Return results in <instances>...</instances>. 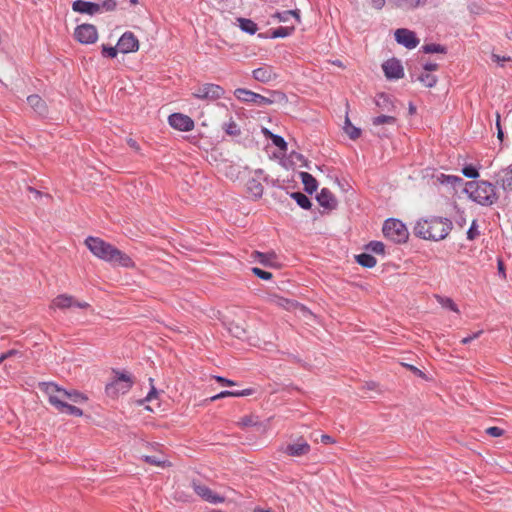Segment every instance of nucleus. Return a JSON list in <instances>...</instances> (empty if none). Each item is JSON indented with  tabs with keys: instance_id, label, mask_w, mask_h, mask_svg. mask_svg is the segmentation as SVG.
<instances>
[{
	"instance_id": "1",
	"label": "nucleus",
	"mask_w": 512,
	"mask_h": 512,
	"mask_svg": "<svg viewBox=\"0 0 512 512\" xmlns=\"http://www.w3.org/2000/svg\"><path fill=\"white\" fill-rule=\"evenodd\" d=\"M85 244L94 256L112 265L124 268H132L135 265L129 255L101 238L90 236L85 240Z\"/></svg>"
},
{
	"instance_id": "2",
	"label": "nucleus",
	"mask_w": 512,
	"mask_h": 512,
	"mask_svg": "<svg viewBox=\"0 0 512 512\" xmlns=\"http://www.w3.org/2000/svg\"><path fill=\"white\" fill-rule=\"evenodd\" d=\"M452 227L450 219L431 216L417 221L414 226V234L425 240L440 241L449 235Z\"/></svg>"
},
{
	"instance_id": "3",
	"label": "nucleus",
	"mask_w": 512,
	"mask_h": 512,
	"mask_svg": "<svg viewBox=\"0 0 512 512\" xmlns=\"http://www.w3.org/2000/svg\"><path fill=\"white\" fill-rule=\"evenodd\" d=\"M464 190L474 202L482 206H491L498 200L495 186L488 181L467 182Z\"/></svg>"
},
{
	"instance_id": "4",
	"label": "nucleus",
	"mask_w": 512,
	"mask_h": 512,
	"mask_svg": "<svg viewBox=\"0 0 512 512\" xmlns=\"http://www.w3.org/2000/svg\"><path fill=\"white\" fill-rule=\"evenodd\" d=\"M39 389L48 396L49 403L54 406L60 413L80 417L83 415V411L66 401L62 400L56 395L58 391L56 384L53 382H41L38 385Z\"/></svg>"
},
{
	"instance_id": "5",
	"label": "nucleus",
	"mask_w": 512,
	"mask_h": 512,
	"mask_svg": "<svg viewBox=\"0 0 512 512\" xmlns=\"http://www.w3.org/2000/svg\"><path fill=\"white\" fill-rule=\"evenodd\" d=\"M235 97L245 103H253L257 106H267L275 102L286 101V95L279 91H273L271 97H265L245 88H237L234 91Z\"/></svg>"
},
{
	"instance_id": "6",
	"label": "nucleus",
	"mask_w": 512,
	"mask_h": 512,
	"mask_svg": "<svg viewBox=\"0 0 512 512\" xmlns=\"http://www.w3.org/2000/svg\"><path fill=\"white\" fill-rule=\"evenodd\" d=\"M382 231L387 239L397 244L405 243L409 237L405 224L394 218L387 219L384 222Z\"/></svg>"
},
{
	"instance_id": "7",
	"label": "nucleus",
	"mask_w": 512,
	"mask_h": 512,
	"mask_svg": "<svg viewBox=\"0 0 512 512\" xmlns=\"http://www.w3.org/2000/svg\"><path fill=\"white\" fill-rule=\"evenodd\" d=\"M133 381L130 375L126 373H117V378L106 385L105 391L107 395L116 397L118 394H124L130 390Z\"/></svg>"
},
{
	"instance_id": "8",
	"label": "nucleus",
	"mask_w": 512,
	"mask_h": 512,
	"mask_svg": "<svg viewBox=\"0 0 512 512\" xmlns=\"http://www.w3.org/2000/svg\"><path fill=\"white\" fill-rule=\"evenodd\" d=\"M224 93L225 90L220 85L206 83L198 87L193 93V96L201 100L214 101L222 98L224 96Z\"/></svg>"
},
{
	"instance_id": "9",
	"label": "nucleus",
	"mask_w": 512,
	"mask_h": 512,
	"mask_svg": "<svg viewBox=\"0 0 512 512\" xmlns=\"http://www.w3.org/2000/svg\"><path fill=\"white\" fill-rule=\"evenodd\" d=\"M75 38L82 44H93L98 39V32L92 24H81L75 28Z\"/></svg>"
},
{
	"instance_id": "10",
	"label": "nucleus",
	"mask_w": 512,
	"mask_h": 512,
	"mask_svg": "<svg viewBox=\"0 0 512 512\" xmlns=\"http://www.w3.org/2000/svg\"><path fill=\"white\" fill-rule=\"evenodd\" d=\"M192 488L198 496L209 503L218 504L225 501L224 497L214 493L209 487L198 481H192Z\"/></svg>"
},
{
	"instance_id": "11",
	"label": "nucleus",
	"mask_w": 512,
	"mask_h": 512,
	"mask_svg": "<svg viewBox=\"0 0 512 512\" xmlns=\"http://www.w3.org/2000/svg\"><path fill=\"white\" fill-rule=\"evenodd\" d=\"M382 68L387 79L398 80L404 76L403 66L400 60L396 58H391L385 61L382 64Z\"/></svg>"
},
{
	"instance_id": "12",
	"label": "nucleus",
	"mask_w": 512,
	"mask_h": 512,
	"mask_svg": "<svg viewBox=\"0 0 512 512\" xmlns=\"http://www.w3.org/2000/svg\"><path fill=\"white\" fill-rule=\"evenodd\" d=\"M90 305L87 302H80L76 300L73 296L67 294L58 295L51 304V308H59V309H67L71 307H78L81 309H86Z\"/></svg>"
},
{
	"instance_id": "13",
	"label": "nucleus",
	"mask_w": 512,
	"mask_h": 512,
	"mask_svg": "<svg viewBox=\"0 0 512 512\" xmlns=\"http://www.w3.org/2000/svg\"><path fill=\"white\" fill-rule=\"evenodd\" d=\"M168 123L174 129L188 132L194 128V121L182 113H173L168 117Z\"/></svg>"
},
{
	"instance_id": "14",
	"label": "nucleus",
	"mask_w": 512,
	"mask_h": 512,
	"mask_svg": "<svg viewBox=\"0 0 512 512\" xmlns=\"http://www.w3.org/2000/svg\"><path fill=\"white\" fill-rule=\"evenodd\" d=\"M117 48L123 54L136 52L139 49V41L132 32L127 31L118 40Z\"/></svg>"
},
{
	"instance_id": "15",
	"label": "nucleus",
	"mask_w": 512,
	"mask_h": 512,
	"mask_svg": "<svg viewBox=\"0 0 512 512\" xmlns=\"http://www.w3.org/2000/svg\"><path fill=\"white\" fill-rule=\"evenodd\" d=\"M395 40L397 43L405 46L408 49H413L419 44V39L416 34L408 29L399 28L395 31Z\"/></svg>"
},
{
	"instance_id": "16",
	"label": "nucleus",
	"mask_w": 512,
	"mask_h": 512,
	"mask_svg": "<svg viewBox=\"0 0 512 512\" xmlns=\"http://www.w3.org/2000/svg\"><path fill=\"white\" fill-rule=\"evenodd\" d=\"M320 206L328 210L336 209L338 201L328 188H322L316 197Z\"/></svg>"
},
{
	"instance_id": "17",
	"label": "nucleus",
	"mask_w": 512,
	"mask_h": 512,
	"mask_svg": "<svg viewBox=\"0 0 512 512\" xmlns=\"http://www.w3.org/2000/svg\"><path fill=\"white\" fill-rule=\"evenodd\" d=\"M310 451V445L302 438L298 439L293 444H288L285 448V453L289 456L300 457L308 454Z\"/></svg>"
},
{
	"instance_id": "18",
	"label": "nucleus",
	"mask_w": 512,
	"mask_h": 512,
	"mask_svg": "<svg viewBox=\"0 0 512 512\" xmlns=\"http://www.w3.org/2000/svg\"><path fill=\"white\" fill-rule=\"evenodd\" d=\"M72 9L74 12L91 16L99 13V6L96 2L90 1L76 0L72 3Z\"/></svg>"
},
{
	"instance_id": "19",
	"label": "nucleus",
	"mask_w": 512,
	"mask_h": 512,
	"mask_svg": "<svg viewBox=\"0 0 512 512\" xmlns=\"http://www.w3.org/2000/svg\"><path fill=\"white\" fill-rule=\"evenodd\" d=\"M252 76L256 81L262 83L270 82L276 79L277 77L271 66H262L257 69H254L252 72Z\"/></svg>"
},
{
	"instance_id": "20",
	"label": "nucleus",
	"mask_w": 512,
	"mask_h": 512,
	"mask_svg": "<svg viewBox=\"0 0 512 512\" xmlns=\"http://www.w3.org/2000/svg\"><path fill=\"white\" fill-rule=\"evenodd\" d=\"M56 389L58 390L56 395L64 401L69 400L74 403H81L87 400V397L84 394L76 390L67 391L58 385H56Z\"/></svg>"
},
{
	"instance_id": "21",
	"label": "nucleus",
	"mask_w": 512,
	"mask_h": 512,
	"mask_svg": "<svg viewBox=\"0 0 512 512\" xmlns=\"http://www.w3.org/2000/svg\"><path fill=\"white\" fill-rule=\"evenodd\" d=\"M375 105L384 112H393L395 105L388 94L379 93L375 97Z\"/></svg>"
},
{
	"instance_id": "22",
	"label": "nucleus",
	"mask_w": 512,
	"mask_h": 512,
	"mask_svg": "<svg viewBox=\"0 0 512 512\" xmlns=\"http://www.w3.org/2000/svg\"><path fill=\"white\" fill-rule=\"evenodd\" d=\"M389 3L395 8L411 10L419 6H424L427 0H389Z\"/></svg>"
},
{
	"instance_id": "23",
	"label": "nucleus",
	"mask_w": 512,
	"mask_h": 512,
	"mask_svg": "<svg viewBox=\"0 0 512 512\" xmlns=\"http://www.w3.org/2000/svg\"><path fill=\"white\" fill-rule=\"evenodd\" d=\"M27 102L30 107L39 115H45L47 112V106L45 101L37 94H33L27 97Z\"/></svg>"
},
{
	"instance_id": "24",
	"label": "nucleus",
	"mask_w": 512,
	"mask_h": 512,
	"mask_svg": "<svg viewBox=\"0 0 512 512\" xmlns=\"http://www.w3.org/2000/svg\"><path fill=\"white\" fill-rule=\"evenodd\" d=\"M497 183L501 185L504 190H512V168L508 167L498 173Z\"/></svg>"
},
{
	"instance_id": "25",
	"label": "nucleus",
	"mask_w": 512,
	"mask_h": 512,
	"mask_svg": "<svg viewBox=\"0 0 512 512\" xmlns=\"http://www.w3.org/2000/svg\"><path fill=\"white\" fill-rule=\"evenodd\" d=\"M300 178L304 185V190L308 194H313L318 187V183L316 179L308 172H300Z\"/></svg>"
},
{
	"instance_id": "26",
	"label": "nucleus",
	"mask_w": 512,
	"mask_h": 512,
	"mask_svg": "<svg viewBox=\"0 0 512 512\" xmlns=\"http://www.w3.org/2000/svg\"><path fill=\"white\" fill-rule=\"evenodd\" d=\"M247 191L254 197L260 198L263 195L264 187L263 185L256 179H249L246 183Z\"/></svg>"
},
{
	"instance_id": "27",
	"label": "nucleus",
	"mask_w": 512,
	"mask_h": 512,
	"mask_svg": "<svg viewBox=\"0 0 512 512\" xmlns=\"http://www.w3.org/2000/svg\"><path fill=\"white\" fill-rule=\"evenodd\" d=\"M355 260L359 265L365 268H373L377 263L376 258L368 253L356 255Z\"/></svg>"
},
{
	"instance_id": "28",
	"label": "nucleus",
	"mask_w": 512,
	"mask_h": 512,
	"mask_svg": "<svg viewBox=\"0 0 512 512\" xmlns=\"http://www.w3.org/2000/svg\"><path fill=\"white\" fill-rule=\"evenodd\" d=\"M273 17L277 18L280 22H288L292 17H294L297 22H300L299 10H285L282 12H276Z\"/></svg>"
},
{
	"instance_id": "29",
	"label": "nucleus",
	"mask_w": 512,
	"mask_h": 512,
	"mask_svg": "<svg viewBox=\"0 0 512 512\" xmlns=\"http://www.w3.org/2000/svg\"><path fill=\"white\" fill-rule=\"evenodd\" d=\"M237 21L239 23L240 29L243 32H246L248 34L253 35L258 30L257 24L254 21L250 20V19L238 18Z\"/></svg>"
},
{
	"instance_id": "30",
	"label": "nucleus",
	"mask_w": 512,
	"mask_h": 512,
	"mask_svg": "<svg viewBox=\"0 0 512 512\" xmlns=\"http://www.w3.org/2000/svg\"><path fill=\"white\" fill-rule=\"evenodd\" d=\"M291 198L296 201V203L303 209H310L312 206V203L310 199L301 192H293L291 193Z\"/></svg>"
},
{
	"instance_id": "31",
	"label": "nucleus",
	"mask_w": 512,
	"mask_h": 512,
	"mask_svg": "<svg viewBox=\"0 0 512 512\" xmlns=\"http://www.w3.org/2000/svg\"><path fill=\"white\" fill-rule=\"evenodd\" d=\"M295 30L294 25L292 26H280L278 28H275L271 32V38H284L292 34V32Z\"/></svg>"
},
{
	"instance_id": "32",
	"label": "nucleus",
	"mask_w": 512,
	"mask_h": 512,
	"mask_svg": "<svg viewBox=\"0 0 512 512\" xmlns=\"http://www.w3.org/2000/svg\"><path fill=\"white\" fill-rule=\"evenodd\" d=\"M344 131L349 136V138L352 140L358 139L361 135V130L359 128L353 126L348 117H346V120H345Z\"/></svg>"
},
{
	"instance_id": "33",
	"label": "nucleus",
	"mask_w": 512,
	"mask_h": 512,
	"mask_svg": "<svg viewBox=\"0 0 512 512\" xmlns=\"http://www.w3.org/2000/svg\"><path fill=\"white\" fill-rule=\"evenodd\" d=\"M419 80L425 87L431 88L435 86L437 82L436 76L430 74L429 72H423L418 77Z\"/></svg>"
},
{
	"instance_id": "34",
	"label": "nucleus",
	"mask_w": 512,
	"mask_h": 512,
	"mask_svg": "<svg viewBox=\"0 0 512 512\" xmlns=\"http://www.w3.org/2000/svg\"><path fill=\"white\" fill-rule=\"evenodd\" d=\"M396 123V117L391 115H379L372 119L374 126H380L383 124L394 125Z\"/></svg>"
},
{
	"instance_id": "35",
	"label": "nucleus",
	"mask_w": 512,
	"mask_h": 512,
	"mask_svg": "<svg viewBox=\"0 0 512 512\" xmlns=\"http://www.w3.org/2000/svg\"><path fill=\"white\" fill-rule=\"evenodd\" d=\"M96 4L99 6V13L111 12V11H114L117 7L116 0H102V1L96 2Z\"/></svg>"
},
{
	"instance_id": "36",
	"label": "nucleus",
	"mask_w": 512,
	"mask_h": 512,
	"mask_svg": "<svg viewBox=\"0 0 512 512\" xmlns=\"http://www.w3.org/2000/svg\"><path fill=\"white\" fill-rule=\"evenodd\" d=\"M438 180L442 184L451 185L453 187H456L457 184H460L463 182V179L461 177L453 176V175H445V174H441V176L438 178Z\"/></svg>"
},
{
	"instance_id": "37",
	"label": "nucleus",
	"mask_w": 512,
	"mask_h": 512,
	"mask_svg": "<svg viewBox=\"0 0 512 512\" xmlns=\"http://www.w3.org/2000/svg\"><path fill=\"white\" fill-rule=\"evenodd\" d=\"M422 51L424 53H442V54H444L447 52V48L440 44L430 43V44L423 45Z\"/></svg>"
},
{
	"instance_id": "38",
	"label": "nucleus",
	"mask_w": 512,
	"mask_h": 512,
	"mask_svg": "<svg viewBox=\"0 0 512 512\" xmlns=\"http://www.w3.org/2000/svg\"><path fill=\"white\" fill-rule=\"evenodd\" d=\"M268 133L273 145L278 147L281 151L285 152L287 150V142L284 140V138L280 135L273 134L272 132Z\"/></svg>"
},
{
	"instance_id": "39",
	"label": "nucleus",
	"mask_w": 512,
	"mask_h": 512,
	"mask_svg": "<svg viewBox=\"0 0 512 512\" xmlns=\"http://www.w3.org/2000/svg\"><path fill=\"white\" fill-rule=\"evenodd\" d=\"M366 249L375 253L384 255L385 254V245L380 241H371L366 245Z\"/></svg>"
},
{
	"instance_id": "40",
	"label": "nucleus",
	"mask_w": 512,
	"mask_h": 512,
	"mask_svg": "<svg viewBox=\"0 0 512 512\" xmlns=\"http://www.w3.org/2000/svg\"><path fill=\"white\" fill-rule=\"evenodd\" d=\"M223 128H224L226 134H228L230 136H239L241 133L240 128L238 127L236 122L233 121L232 119H230V121L228 123H225Z\"/></svg>"
},
{
	"instance_id": "41",
	"label": "nucleus",
	"mask_w": 512,
	"mask_h": 512,
	"mask_svg": "<svg viewBox=\"0 0 512 512\" xmlns=\"http://www.w3.org/2000/svg\"><path fill=\"white\" fill-rule=\"evenodd\" d=\"M437 300L442 307L448 308L456 313H459L458 306L454 303V301L451 298L437 296Z\"/></svg>"
},
{
	"instance_id": "42",
	"label": "nucleus",
	"mask_w": 512,
	"mask_h": 512,
	"mask_svg": "<svg viewBox=\"0 0 512 512\" xmlns=\"http://www.w3.org/2000/svg\"><path fill=\"white\" fill-rule=\"evenodd\" d=\"M256 259L263 265H270L271 260L276 257L275 253H262L255 251Z\"/></svg>"
},
{
	"instance_id": "43",
	"label": "nucleus",
	"mask_w": 512,
	"mask_h": 512,
	"mask_svg": "<svg viewBox=\"0 0 512 512\" xmlns=\"http://www.w3.org/2000/svg\"><path fill=\"white\" fill-rule=\"evenodd\" d=\"M118 52H119V49L117 48V46L113 47V46H108L105 44L102 45V55L104 57L115 58L117 56Z\"/></svg>"
},
{
	"instance_id": "44",
	"label": "nucleus",
	"mask_w": 512,
	"mask_h": 512,
	"mask_svg": "<svg viewBox=\"0 0 512 512\" xmlns=\"http://www.w3.org/2000/svg\"><path fill=\"white\" fill-rule=\"evenodd\" d=\"M462 173L465 177L470 179H476L479 176L478 170L472 165L465 166Z\"/></svg>"
},
{
	"instance_id": "45",
	"label": "nucleus",
	"mask_w": 512,
	"mask_h": 512,
	"mask_svg": "<svg viewBox=\"0 0 512 512\" xmlns=\"http://www.w3.org/2000/svg\"><path fill=\"white\" fill-rule=\"evenodd\" d=\"M252 272L254 275H256L257 277H259L260 279H263V280H270L272 278V273L262 270L258 267H253Z\"/></svg>"
},
{
	"instance_id": "46",
	"label": "nucleus",
	"mask_w": 512,
	"mask_h": 512,
	"mask_svg": "<svg viewBox=\"0 0 512 512\" xmlns=\"http://www.w3.org/2000/svg\"><path fill=\"white\" fill-rule=\"evenodd\" d=\"M143 460L146 463H149V464L155 465V466H164L165 462H166L165 460H161L157 456H143Z\"/></svg>"
},
{
	"instance_id": "47",
	"label": "nucleus",
	"mask_w": 512,
	"mask_h": 512,
	"mask_svg": "<svg viewBox=\"0 0 512 512\" xmlns=\"http://www.w3.org/2000/svg\"><path fill=\"white\" fill-rule=\"evenodd\" d=\"M479 235V231L477 230V221L473 220L470 228L467 231V239L474 240Z\"/></svg>"
},
{
	"instance_id": "48",
	"label": "nucleus",
	"mask_w": 512,
	"mask_h": 512,
	"mask_svg": "<svg viewBox=\"0 0 512 512\" xmlns=\"http://www.w3.org/2000/svg\"><path fill=\"white\" fill-rule=\"evenodd\" d=\"M229 331L232 333L233 336L237 338H242L245 335V329L239 325L231 324Z\"/></svg>"
},
{
	"instance_id": "49",
	"label": "nucleus",
	"mask_w": 512,
	"mask_h": 512,
	"mask_svg": "<svg viewBox=\"0 0 512 512\" xmlns=\"http://www.w3.org/2000/svg\"><path fill=\"white\" fill-rule=\"evenodd\" d=\"M241 427H250L257 424L253 416H245L238 423Z\"/></svg>"
},
{
	"instance_id": "50",
	"label": "nucleus",
	"mask_w": 512,
	"mask_h": 512,
	"mask_svg": "<svg viewBox=\"0 0 512 512\" xmlns=\"http://www.w3.org/2000/svg\"><path fill=\"white\" fill-rule=\"evenodd\" d=\"M486 433L492 437H500L504 434V430L499 427L492 426L486 429Z\"/></svg>"
},
{
	"instance_id": "51",
	"label": "nucleus",
	"mask_w": 512,
	"mask_h": 512,
	"mask_svg": "<svg viewBox=\"0 0 512 512\" xmlns=\"http://www.w3.org/2000/svg\"><path fill=\"white\" fill-rule=\"evenodd\" d=\"M149 382L151 384V389H150L149 393L147 394L145 401H152L154 398H157V395H158V391L153 385V379L149 378Z\"/></svg>"
},
{
	"instance_id": "52",
	"label": "nucleus",
	"mask_w": 512,
	"mask_h": 512,
	"mask_svg": "<svg viewBox=\"0 0 512 512\" xmlns=\"http://www.w3.org/2000/svg\"><path fill=\"white\" fill-rule=\"evenodd\" d=\"M496 128H497V138L500 141H503L504 139V133L501 127V121H500V114L496 113Z\"/></svg>"
},
{
	"instance_id": "53",
	"label": "nucleus",
	"mask_w": 512,
	"mask_h": 512,
	"mask_svg": "<svg viewBox=\"0 0 512 512\" xmlns=\"http://www.w3.org/2000/svg\"><path fill=\"white\" fill-rule=\"evenodd\" d=\"M276 303L279 306L284 307L286 309H289L290 307H292L294 305L293 301L286 299V298H282V297L277 298Z\"/></svg>"
},
{
	"instance_id": "54",
	"label": "nucleus",
	"mask_w": 512,
	"mask_h": 512,
	"mask_svg": "<svg viewBox=\"0 0 512 512\" xmlns=\"http://www.w3.org/2000/svg\"><path fill=\"white\" fill-rule=\"evenodd\" d=\"M253 394V389H244L241 391H231V397H242V396H249Z\"/></svg>"
},
{
	"instance_id": "55",
	"label": "nucleus",
	"mask_w": 512,
	"mask_h": 512,
	"mask_svg": "<svg viewBox=\"0 0 512 512\" xmlns=\"http://www.w3.org/2000/svg\"><path fill=\"white\" fill-rule=\"evenodd\" d=\"M482 332H483L482 330H479V331H477V332L473 333L472 335H469V336H467V337L463 338V339L461 340V343H462V344H464V345H466V344L470 343V342H471V341H473L474 339H477V338L482 334Z\"/></svg>"
},
{
	"instance_id": "56",
	"label": "nucleus",
	"mask_w": 512,
	"mask_h": 512,
	"mask_svg": "<svg viewBox=\"0 0 512 512\" xmlns=\"http://www.w3.org/2000/svg\"><path fill=\"white\" fill-rule=\"evenodd\" d=\"M225 397H231V391H228V390L222 391L219 394L212 396L210 398V401H215V400L225 398Z\"/></svg>"
},
{
	"instance_id": "57",
	"label": "nucleus",
	"mask_w": 512,
	"mask_h": 512,
	"mask_svg": "<svg viewBox=\"0 0 512 512\" xmlns=\"http://www.w3.org/2000/svg\"><path fill=\"white\" fill-rule=\"evenodd\" d=\"M385 0H371V7L376 10H381L385 5Z\"/></svg>"
},
{
	"instance_id": "58",
	"label": "nucleus",
	"mask_w": 512,
	"mask_h": 512,
	"mask_svg": "<svg viewBox=\"0 0 512 512\" xmlns=\"http://www.w3.org/2000/svg\"><path fill=\"white\" fill-rule=\"evenodd\" d=\"M215 379L217 382L221 383L222 385H227V386L235 385V383L232 380L226 379L221 376H216Z\"/></svg>"
},
{
	"instance_id": "59",
	"label": "nucleus",
	"mask_w": 512,
	"mask_h": 512,
	"mask_svg": "<svg viewBox=\"0 0 512 512\" xmlns=\"http://www.w3.org/2000/svg\"><path fill=\"white\" fill-rule=\"evenodd\" d=\"M290 158L292 160H295V161H298V162L305 161V157L301 153H298V152H295V151L290 153Z\"/></svg>"
},
{
	"instance_id": "60",
	"label": "nucleus",
	"mask_w": 512,
	"mask_h": 512,
	"mask_svg": "<svg viewBox=\"0 0 512 512\" xmlns=\"http://www.w3.org/2000/svg\"><path fill=\"white\" fill-rule=\"evenodd\" d=\"M405 366L410 370L412 371L415 375L419 376V377H424L425 374L420 370L418 369L417 367L413 366V365H409V364H405Z\"/></svg>"
},
{
	"instance_id": "61",
	"label": "nucleus",
	"mask_w": 512,
	"mask_h": 512,
	"mask_svg": "<svg viewBox=\"0 0 512 512\" xmlns=\"http://www.w3.org/2000/svg\"><path fill=\"white\" fill-rule=\"evenodd\" d=\"M438 69V64L436 63H426L424 65L425 72L435 71Z\"/></svg>"
},
{
	"instance_id": "62",
	"label": "nucleus",
	"mask_w": 512,
	"mask_h": 512,
	"mask_svg": "<svg viewBox=\"0 0 512 512\" xmlns=\"http://www.w3.org/2000/svg\"><path fill=\"white\" fill-rule=\"evenodd\" d=\"M321 441L325 444L334 443V439L327 434L321 435Z\"/></svg>"
},
{
	"instance_id": "63",
	"label": "nucleus",
	"mask_w": 512,
	"mask_h": 512,
	"mask_svg": "<svg viewBox=\"0 0 512 512\" xmlns=\"http://www.w3.org/2000/svg\"><path fill=\"white\" fill-rule=\"evenodd\" d=\"M127 144H128L131 148H133L134 150H139V145H138V143H137L134 139L129 138V139L127 140Z\"/></svg>"
},
{
	"instance_id": "64",
	"label": "nucleus",
	"mask_w": 512,
	"mask_h": 512,
	"mask_svg": "<svg viewBox=\"0 0 512 512\" xmlns=\"http://www.w3.org/2000/svg\"><path fill=\"white\" fill-rule=\"evenodd\" d=\"M16 354H18V351L15 350V349H11V350H8L7 352H4V355H5V358L8 359L12 356H15Z\"/></svg>"
}]
</instances>
